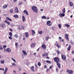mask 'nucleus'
I'll return each instance as SVG.
<instances>
[{
    "label": "nucleus",
    "mask_w": 74,
    "mask_h": 74,
    "mask_svg": "<svg viewBox=\"0 0 74 74\" xmlns=\"http://www.w3.org/2000/svg\"><path fill=\"white\" fill-rule=\"evenodd\" d=\"M32 10L34 12H35L36 13H38V10L36 6H33L32 8Z\"/></svg>",
    "instance_id": "f257e3e1"
},
{
    "label": "nucleus",
    "mask_w": 74,
    "mask_h": 74,
    "mask_svg": "<svg viewBox=\"0 0 74 74\" xmlns=\"http://www.w3.org/2000/svg\"><path fill=\"white\" fill-rule=\"evenodd\" d=\"M54 60L56 63H58L59 62V58L58 57H55L54 58Z\"/></svg>",
    "instance_id": "f03ea898"
},
{
    "label": "nucleus",
    "mask_w": 74,
    "mask_h": 74,
    "mask_svg": "<svg viewBox=\"0 0 74 74\" xmlns=\"http://www.w3.org/2000/svg\"><path fill=\"white\" fill-rule=\"evenodd\" d=\"M66 71L67 73H69V74H73V71L71 70H69L67 69Z\"/></svg>",
    "instance_id": "7ed1b4c3"
},
{
    "label": "nucleus",
    "mask_w": 74,
    "mask_h": 74,
    "mask_svg": "<svg viewBox=\"0 0 74 74\" xmlns=\"http://www.w3.org/2000/svg\"><path fill=\"white\" fill-rule=\"evenodd\" d=\"M42 49H45L47 48V47L45 45L44 43H43L42 45Z\"/></svg>",
    "instance_id": "20e7f679"
},
{
    "label": "nucleus",
    "mask_w": 74,
    "mask_h": 74,
    "mask_svg": "<svg viewBox=\"0 0 74 74\" xmlns=\"http://www.w3.org/2000/svg\"><path fill=\"white\" fill-rule=\"evenodd\" d=\"M47 25L50 26L52 25V23H51V21H48L47 22Z\"/></svg>",
    "instance_id": "39448f33"
},
{
    "label": "nucleus",
    "mask_w": 74,
    "mask_h": 74,
    "mask_svg": "<svg viewBox=\"0 0 74 74\" xmlns=\"http://www.w3.org/2000/svg\"><path fill=\"white\" fill-rule=\"evenodd\" d=\"M61 56L62 59L63 60H66V57L65 55H62Z\"/></svg>",
    "instance_id": "423d86ee"
},
{
    "label": "nucleus",
    "mask_w": 74,
    "mask_h": 74,
    "mask_svg": "<svg viewBox=\"0 0 74 74\" xmlns=\"http://www.w3.org/2000/svg\"><path fill=\"white\" fill-rule=\"evenodd\" d=\"M65 36L67 40V41H69V35H68L67 34H66Z\"/></svg>",
    "instance_id": "0eeeda50"
},
{
    "label": "nucleus",
    "mask_w": 74,
    "mask_h": 74,
    "mask_svg": "<svg viewBox=\"0 0 74 74\" xmlns=\"http://www.w3.org/2000/svg\"><path fill=\"white\" fill-rule=\"evenodd\" d=\"M8 70V68L7 67H5V71L3 72L4 74H5V73H7V71Z\"/></svg>",
    "instance_id": "6e6552de"
},
{
    "label": "nucleus",
    "mask_w": 74,
    "mask_h": 74,
    "mask_svg": "<svg viewBox=\"0 0 74 74\" xmlns=\"http://www.w3.org/2000/svg\"><path fill=\"white\" fill-rule=\"evenodd\" d=\"M15 12L16 13H17L19 12L18 11V8L17 7H16L15 8Z\"/></svg>",
    "instance_id": "1a4fd4ad"
},
{
    "label": "nucleus",
    "mask_w": 74,
    "mask_h": 74,
    "mask_svg": "<svg viewBox=\"0 0 74 74\" xmlns=\"http://www.w3.org/2000/svg\"><path fill=\"white\" fill-rule=\"evenodd\" d=\"M35 45H36V43H32L31 45V47L34 48V47H35Z\"/></svg>",
    "instance_id": "9d476101"
},
{
    "label": "nucleus",
    "mask_w": 74,
    "mask_h": 74,
    "mask_svg": "<svg viewBox=\"0 0 74 74\" xmlns=\"http://www.w3.org/2000/svg\"><path fill=\"white\" fill-rule=\"evenodd\" d=\"M59 15L60 17H62V16H65V14L64 13H62L59 14Z\"/></svg>",
    "instance_id": "9b49d317"
},
{
    "label": "nucleus",
    "mask_w": 74,
    "mask_h": 74,
    "mask_svg": "<svg viewBox=\"0 0 74 74\" xmlns=\"http://www.w3.org/2000/svg\"><path fill=\"white\" fill-rule=\"evenodd\" d=\"M42 56L43 57H44V56H48V54L47 53H46L43 54Z\"/></svg>",
    "instance_id": "f8f14e48"
},
{
    "label": "nucleus",
    "mask_w": 74,
    "mask_h": 74,
    "mask_svg": "<svg viewBox=\"0 0 74 74\" xmlns=\"http://www.w3.org/2000/svg\"><path fill=\"white\" fill-rule=\"evenodd\" d=\"M23 13H24V14H26L27 15H29V13H28V12H27V11L26 10H24L23 11Z\"/></svg>",
    "instance_id": "ddd939ff"
},
{
    "label": "nucleus",
    "mask_w": 74,
    "mask_h": 74,
    "mask_svg": "<svg viewBox=\"0 0 74 74\" xmlns=\"http://www.w3.org/2000/svg\"><path fill=\"white\" fill-rule=\"evenodd\" d=\"M56 63L58 68H59L60 69V63H59V62H57Z\"/></svg>",
    "instance_id": "4468645a"
},
{
    "label": "nucleus",
    "mask_w": 74,
    "mask_h": 74,
    "mask_svg": "<svg viewBox=\"0 0 74 74\" xmlns=\"http://www.w3.org/2000/svg\"><path fill=\"white\" fill-rule=\"evenodd\" d=\"M11 52V50L9 48H8L7 49V52L8 53Z\"/></svg>",
    "instance_id": "2eb2a0df"
},
{
    "label": "nucleus",
    "mask_w": 74,
    "mask_h": 74,
    "mask_svg": "<svg viewBox=\"0 0 74 74\" xmlns=\"http://www.w3.org/2000/svg\"><path fill=\"white\" fill-rule=\"evenodd\" d=\"M71 45H69L68 48H67V49L68 51H70V49H71Z\"/></svg>",
    "instance_id": "dca6fc26"
},
{
    "label": "nucleus",
    "mask_w": 74,
    "mask_h": 74,
    "mask_svg": "<svg viewBox=\"0 0 74 74\" xmlns=\"http://www.w3.org/2000/svg\"><path fill=\"white\" fill-rule=\"evenodd\" d=\"M31 31L32 32V35L33 36H34V34H36V32H35V31L34 30H32Z\"/></svg>",
    "instance_id": "f3484780"
},
{
    "label": "nucleus",
    "mask_w": 74,
    "mask_h": 74,
    "mask_svg": "<svg viewBox=\"0 0 74 74\" xmlns=\"http://www.w3.org/2000/svg\"><path fill=\"white\" fill-rule=\"evenodd\" d=\"M7 6H8V5H4L3 7V9H5V8H6L7 7Z\"/></svg>",
    "instance_id": "a211bd4d"
},
{
    "label": "nucleus",
    "mask_w": 74,
    "mask_h": 74,
    "mask_svg": "<svg viewBox=\"0 0 74 74\" xmlns=\"http://www.w3.org/2000/svg\"><path fill=\"white\" fill-rule=\"evenodd\" d=\"M6 20L7 21H10L11 22L12 21V20L11 19V18H9L8 17H7L6 18Z\"/></svg>",
    "instance_id": "6ab92c4d"
},
{
    "label": "nucleus",
    "mask_w": 74,
    "mask_h": 74,
    "mask_svg": "<svg viewBox=\"0 0 74 74\" xmlns=\"http://www.w3.org/2000/svg\"><path fill=\"white\" fill-rule=\"evenodd\" d=\"M25 36L26 37H29V33L28 32H25Z\"/></svg>",
    "instance_id": "aec40b11"
},
{
    "label": "nucleus",
    "mask_w": 74,
    "mask_h": 74,
    "mask_svg": "<svg viewBox=\"0 0 74 74\" xmlns=\"http://www.w3.org/2000/svg\"><path fill=\"white\" fill-rule=\"evenodd\" d=\"M31 70L32 71H33L34 72V66H32V67H31Z\"/></svg>",
    "instance_id": "412c9836"
},
{
    "label": "nucleus",
    "mask_w": 74,
    "mask_h": 74,
    "mask_svg": "<svg viewBox=\"0 0 74 74\" xmlns=\"http://www.w3.org/2000/svg\"><path fill=\"white\" fill-rule=\"evenodd\" d=\"M69 4L71 7H73V3L72 2H69Z\"/></svg>",
    "instance_id": "4be33fe9"
},
{
    "label": "nucleus",
    "mask_w": 74,
    "mask_h": 74,
    "mask_svg": "<svg viewBox=\"0 0 74 74\" xmlns=\"http://www.w3.org/2000/svg\"><path fill=\"white\" fill-rule=\"evenodd\" d=\"M0 26H1V27H5V24H1L0 25Z\"/></svg>",
    "instance_id": "5701e85b"
},
{
    "label": "nucleus",
    "mask_w": 74,
    "mask_h": 74,
    "mask_svg": "<svg viewBox=\"0 0 74 74\" xmlns=\"http://www.w3.org/2000/svg\"><path fill=\"white\" fill-rule=\"evenodd\" d=\"M5 22L6 23H7L8 25H10V23L8 21H5Z\"/></svg>",
    "instance_id": "b1692460"
},
{
    "label": "nucleus",
    "mask_w": 74,
    "mask_h": 74,
    "mask_svg": "<svg viewBox=\"0 0 74 74\" xmlns=\"http://www.w3.org/2000/svg\"><path fill=\"white\" fill-rule=\"evenodd\" d=\"M23 52L25 55H27V53L26 52V51L24 50L23 51Z\"/></svg>",
    "instance_id": "393cba45"
},
{
    "label": "nucleus",
    "mask_w": 74,
    "mask_h": 74,
    "mask_svg": "<svg viewBox=\"0 0 74 74\" xmlns=\"http://www.w3.org/2000/svg\"><path fill=\"white\" fill-rule=\"evenodd\" d=\"M56 46L58 48H60V46L59 45V44L58 43L56 44Z\"/></svg>",
    "instance_id": "a878e982"
},
{
    "label": "nucleus",
    "mask_w": 74,
    "mask_h": 74,
    "mask_svg": "<svg viewBox=\"0 0 74 74\" xmlns=\"http://www.w3.org/2000/svg\"><path fill=\"white\" fill-rule=\"evenodd\" d=\"M22 19L23 22H25V18L24 16H22Z\"/></svg>",
    "instance_id": "bb28decb"
},
{
    "label": "nucleus",
    "mask_w": 74,
    "mask_h": 74,
    "mask_svg": "<svg viewBox=\"0 0 74 74\" xmlns=\"http://www.w3.org/2000/svg\"><path fill=\"white\" fill-rule=\"evenodd\" d=\"M14 17L15 18H19V17H18V15H14Z\"/></svg>",
    "instance_id": "cd10ccee"
},
{
    "label": "nucleus",
    "mask_w": 74,
    "mask_h": 74,
    "mask_svg": "<svg viewBox=\"0 0 74 74\" xmlns=\"http://www.w3.org/2000/svg\"><path fill=\"white\" fill-rule=\"evenodd\" d=\"M15 45L16 46V48H18V43L16 42L15 43Z\"/></svg>",
    "instance_id": "c85d7f7f"
},
{
    "label": "nucleus",
    "mask_w": 74,
    "mask_h": 74,
    "mask_svg": "<svg viewBox=\"0 0 74 74\" xmlns=\"http://www.w3.org/2000/svg\"><path fill=\"white\" fill-rule=\"evenodd\" d=\"M41 18H42V19H46L47 17L45 16H43L41 17Z\"/></svg>",
    "instance_id": "c756f323"
},
{
    "label": "nucleus",
    "mask_w": 74,
    "mask_h": 74,
    "mask_svg": "<svg viewBox=\"0 0 74 74\" xmlns=\"http://www.w3.org/2000/svg\"><path fill=\"white\" fill-rule=\"evenodd\" d=\"M49 37L48 36H47L45 38V40L46 41H48L49 39Z\"/></svg>",
    "instance_id": "7c9ffc66"
},
{
    "label": "nucleus",
    "mask_w": 74,
    "mask_h": 74,
    "mask_svg": "<svg viewBox=\"0 0 74 74\" xmlns=\"http://www.w3.org/2000/svg\"><path fill=\"white\" fill-rule=\"evenodd\" d=\"M65 26H66L67 27H70V25L69 24H65Z\"/></svg>",
    "instance_id": "2f4dec72"
},
{
    "label": "nucleus",
    "mask_w": 74,
    "mask_h": 74,
    "mask_svg": "<svg viewBox=\"0 0 74 74\" xmlns=\"http://www.w3.org/2000/svg\"><path fill=\"white\" fill-rule=\"evenodd\" d=\"M58 27H59L60 29V28L62 27V25H61V24H58Z\"/></svg>",
    "instance_id": "473e14b6"
},
{
    "label": "nucleus",
    "mask_w": 74,
    "mask_h": 74,
    "mask_svg": "<svg viewBox=\"0 0 74 74\" xmlns=\"http://www.w3.org/2000/svg\"><path fill=\"white\" fill-rule=\"evenodd\" d=\"M10 13H12L13 12V9H11L10 10Z\"/></svg>",
    "instance_id": "72a5a7b5"
},
{
    "label": "nucleus",
    "mask_w": 74,
    "mask_h": 74,
    "mask_svg": "<svg viewBox=\"0 0 74 74\" xmlns=\"http://www.w3.org/2000/svg\"><path fill=\"white\" fill-rule=\"evenodd\" d=\"M4 63V61L3 60H1V63L3 64Z\"/></svg>",
    "instance_id": "f704fd0d"
},
{
    "label": "nucleus",
    "mask_w": 74,
    "mask_h": 74,
    "mask_svg": "<svg viewBox=\"0 0 74 74\" xmlns=\"http://www.w3.org/2000/svg\"><path fill=\"white\" fill-rule=\"evenodd\" d=\"M38 32L39 33V34H42V31H38Z\"/></svg>",
    "instance_id": "c9c22d12"
},
{
    "label": "nucleus",
    "mask_w": 74,
    "mask_h": 74,
    "mask_svg": "<svg viewBox=\"0 0 74 74\" xmlns=\"http://www.w3.org/2000/svg\"><path fill=\"white\" fill-rule=\"evenodd\" d=\"M9 34L10 36H12V32H10L9 33Z\"/></svg>",
    "instance_id": "e433bc0d"
},
{
    "label": "nucleus",
    "mask_w": 74,
    "mask_h": 74,
    "mask_svg": "<svg viewBox=\"0 0 74 74\" xmlns=\"http://www.w3.org/2000/svg\"><path fill=\"white\" fill-rule=\"evenodd\" d=\"M57 54L58 55H59L60 54V51H59V50H57Z\"/></svg>",
    "instance_id": "4c0bfd02"
},
{
    "label": "nucleus",
    "mask_w": 74,
    "mask_h": 74,
    "mask_svg": "<svg viewBox=\"0 0 74 74\" xmlns=\"http://www.w3.org/2000/svg\"><path fill=\"white\" fill-rule=\"evenodd\" d=\"M46 62L48 63H51V62L50 61L48 60H46Z\"/></svg>",
    "instance_id": "58836bf2"
},
{
    "label": "nucleus",
    "mask_w": 74,
    "mask_h": 74,
    "mask_svg": "<svg viewBox=\"0 0 74 74\" xmlns=\"http://www.w3.org/2000/svg\"><path fill=\"white\" fill-rule=\"evenodd\" d=\"M38 65L39 66H41V63L40 62H38Z\"/></svg>",
    "instance_id": "ea45409f"
},
{
    "label": "nucleus",
    "mask_w": 74,
    "mask_h": 74,
    "mask_svg": "<svg viewBox=\"0 0 74 74\" xmlns=\"http://www.w3.org/2000/svg\"><path fill=\"white\" fill-rule=\"evenodd\" d=\"M62 12L63 13H65V8H64L62 10Z\"/></svg>",
    "instance_id": "a19ab883"
},
{
    "label": "nucleus",
    "mask_w": 74,
    "mask_h": 74,
    "mask_svg": "<svg viewBox=\"0 0 74 74\" xmlns=\"http://www.w3.org/2000/svg\"><path fill=\"white\" fill-rule=\"evenodd\" d=\"M3 48L0 45V49H1V50H3Z\"/></svg>",
    "instance_id": "79ce46f5"
},
{
    "label": "nucleus",
    "mask_w": 74,
    "mask_h": 74,
    "mask_svg": "<svg viewBox=\"0 0 74 74\" xmlns=\"http://www.w3.org/2000/svg\"><path fill=\"white\" fill-rule=\"evenodd\" d=\"M15 37H16V38H17L18 37V36L17 34H15Z\"/></svg>",
    "instance_id": "37998d69"
},
{
    "label": "nucleus",
    "mask_w": 74,
    "mask_h": 74,
    "mask_svg": "<svg viewBox=\"0 0 74 74\" xmlns=\"http://www.w3.org/2000/svg\"><path fill=\"white\" fill-rule=\"evenodd\" d=\"M9 38L10 40H12V37H11V36L9 37Z\"/></svg>",
    "instance_id": "c03bdc74"
},
{
    "label": "nucleus",
    "mask_w": 74,
    "mask_h": 74,
    "mask_svg": "<svg viewBox=\"0 0 74 74\" xmlns=\"http://www.w3.org/2000/svg\"><path fill=\"white\" fill-rule=\"evenodd\" d=\"M59 39L60 40V41H62V37H59Z\"/></svg>",
    "instance_id": "a18cd8bd"
},
{
    "label": "nucleus",
    "mask_w": 74,
    "mask_h": 74,
    "mask_svg": "<svg viewBox=\"0 0 74 74\" xmlns=\"http://www.w3.org/2000/svg\"><path fill=\"white\" fill-rule=\"evenodd\" d=\"M12 60H13L14 62L15 63H16V61H15V60L14 59V58H12Z\"/></svg>",
    "instance_id": "49530a36"
},
{
    "label": "nucleus",
    "mask_w": 74,
    "mask_h": 74,
    "mask_svg": "<svg viewBox=\"0 0 74 74\" xmlns=\"http://www.w3.org/2000/svg\"><path fill=\"white\" fill-rule=\"evenodd\" d=\"M70 42L71 44H72V45L73 44V41H72V40H71L70 41Z\"/></svg>",
    "instance_id": "de8ad7c7"
},
{
    "label": "nucleus",
    "mask_w": 74,
    "mask_h": 74,
    "mask_svg": "<svg viewBox=\"0 0 74 74\" xmlns=\"http://www.w3.org/2000/svg\"><path fill=\"white\" fill-rule=\"evenodd\" d=\"M18 27H19L18 28V29L19 30H21V28L20 27V26L19 25L18 26Z\"/></svg>",
    "instance_id": "09e8293b"
},
{
    "label": "nucleus",
    "mask_w": 74,
    "mask_h": 74,
    "mask_svg": "<svg viewBox=\"0 0 74 74\" xmlns=\"http://www.w3.org/2000/svg\"><path fill=\"white\" fill-rule=\"evenodd\" d=\"M21 28L23 29H24V26H23V25H22L21 26Z\"/></svg>",
    "instance_id": "8fccbe9b"
},
{
    "label": "nucleus",
    "mask_w": 74,
    "mask_h": 74,
    "mask_svg": "<svg viewBox=\"0 0 74 74\" xmlns=\"http://www.w3.org/2000/svg\"><path fill=\"white\" fill-rule=\"evenodd\" d=\"M5 48H6V46L5 45H3V48L4 49H5Z\"/></svg>",
    "instance_id": "3c124183"
},
{
    "label": "nucleus",
    "mask_w": 74,
    "mask_h": 74,
    "mask_svg": "<svg viewBox=\"0 0 74 74\" xmlns=\"http://www.w3.org/2000/svg\"><path fill=\"white\" fill-rule=\"evenodd\" d=\"M22 4V2H21V3H18V5H21V4Z\"/></svg>",
    "instance_id": "603ef678"
},
{
    "label": "nucleus",
    "mask_w": 74,
    "mask_h": 74,
    "mask_svg": "<svg viewBox=\"0 0 74 74\" xmlns=\"http://www.w3.org/2000/svg\"><path fill=\"white\" fill-rule=\"evenodd\" d=\"M12 66H15V63H13L12 64Z\"/></svg>",
    "instance_id": "864d4df0"
},
{
    "label": "nucleus",
    "mask_w": 74,
    "mask_h": 74,
    "mask_svg": "<svg viewBox=\"0 0 74 74\" xmlns=\"http://www.w3.org/2000/svg\"><path fill=\"white\" fill-rule=\"evenodd\" d=\"M21 70H22V69H21V68H19V69H18L19 71H21Z\"/></svg>",
    "instance_id": "5fc2aeb1"
},
{
    "label": "nucleus",
    "mask_w": 74,
    "mask_h": 74,
    "mask_svg": "<svg viewBox=\"0 0 74 74\" xmlns=\"http://www.w3.org/2000/svg\"><path fill=\"white\" fill-rule=\"evenodd\" d=\"M46 59H49V57H46Z\"/></svg>",
    "instance_id": "6e6d98bb"
},
{
    "label": "nucleus",
    "mask_w": 74,
    "mask_h": 74,
    "mask_svg": "<svg viewBox=\"0 0 74 74\" xmlns=\"http://www.w3.org/2000/svg\"><path fill=\"white\" fill-rule=\"evenodd\" d=\"M11 31V32H12V29H9Z\"/></svg>",
    "instance_id": "4d7b16f0"
},
{
    "label": "nucleus",
    "mask_w": 74,
    "mask_h": 74,
    "mask_svg": "<svg viewBox=\"0 0 74 74\" xmlns=\"http://www.w3.org/2000/svg\"><path fill=\"white\" fill-rule=\"evenodd\" d=\"M47 68V65H45L44 66V68Z\"/></svg>",
    "instance_id": "13d9d810"
},
{
    "label": "nucleus",
    "mask_w": 74,
    "mask_h": 74,
    "mask_svg": "<svg viewBox=\"0 0 74 74\" xmlns=\"http://www.w3.org/2000/svg\"><path fill=\"white\" fill-rule=\"evenodd\" d=\"M23 40H26V38H24L23 39Z\"/></svg>",
    "instance_id": "bf43d9fd"
},
{
    "label": "nucleus",
    "mask_w": 74,
    "mask_h": 74,
    "mask_svg": "<svg viewBox=\"0 0 74 74\" xmlns=\"http://www.w3.org/2000/svg\"><path fill=\"white\" fill-rule=\"evenodd\" d=\"M4 51H5V52H7V49L6 50L5 49H4Z\"/></svg>",
    "instance_id": "052dcab7"
},
{
    "label": "nucleus",
    "mask_w": 74,
    "mask_h": 74,
    "mask_svg": "<svg viewBox=\"0 0 74 74\" xmlns=\"http://www.w3.org/2000/svg\"><path fill=\"white\" fill-rule=\"evenodd\" d=\"M49 71V69H47V70H46V71Z\"/></svg>",
    "instance_id": "680f3d73"
},
{
    "label": "nucleus",
    "mask_w": 74,
    "mask_h": 74,
    "mask_svg": "<svg viewBox=\"0 0 74 74\" xmlns=\"http://www.w3.org/2000/svg\"><path fill=\"white\" fill-rule=\"evenodd\" d=\"M52 69V66H50L49 67V69Z\"/></svg>",
    "instance_id": "e2e57ef3"
},
{
    "label": "nucleus",
    "mask_w": 74,
    "mask_h": 74,
    "mask_svg": "<svg viewBox=\"0 0 74 74\" xmlns=\"http://www.w3.org/2000/svg\"><path fill=\"white\" fill-rule=\"evenodd\" d=\"M72 53L73 54H74V51H72Z\"/></svg>",
    "instance_id": "0e129e2a"
},
{
    "label": "nucleus",
    "mask_w": 74,
    "mask_h": 74,
    "mask_svg": "<svg viewBox=\"0 0 74 74\" xmlns=\"http://www.w3.org/2000/svg\"><path fill=\"white\" fill-rule=\"evenodd\" d=\"M56 71H57V72H58V69L57 68L56 69Z\"/></svg>",
    "instance_id": "69168bd1"
},
{
    "label": "nucleus",
    "mask_w": 74,
    "mask_h": 74,
    "mask_svg": "<svg viewBox=\"0 0 74 74\" xmlns=\"http://www.w3.org/2000/svg\"><path fill=\"white\" fill-rule=\"evenodd\" d=\"M49 19V17H47V19Z\"/></svg>",
    "instance_id": "338daca9"
},
{
    "label": "nucleus",
    "mask_w": 74,
    "mask_h": 74,
    "mask_svg": "<svg viewBox=\"0 0 74 74\" xmlns=\"http://www.w3.org/2000/svg\"><path fill=\"white\" fill-rule=\"evenodd\" d=\"M17 0H14V2H16V1H17Z\"/></svg>",
    "instance_id": "774afa93"
}]
</instances>
